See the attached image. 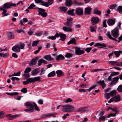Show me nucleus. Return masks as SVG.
<instances>
[{"label":"nucleus","mask_w":122,"mask_h":122,"mask_svg":"<svg viewBox=\"0 0 122 122\" xmlns=\"http://www.w3.org/2000/svg\"><path fill=\"white\" fill-rule=\"evenodd\" d=\"M61 106H62L63 107L65 108L62 109V111L64 112H72L75 108V107L74 106L70 104L66 105H60L57 107V108L59 109L60 107Z\"/></svg>","instance_id":"1"},{"label":"nucleus","mask_w":122,"mask_h":122,"mask_svg":"<svg viewBox=\"0 0 122 122\" xmlns=\"http://www.w3.org/2000/svg\"><path fill=\"white\" fill-rule=\"evenodd\" d=\"M75 53L77 55H80L83 54L85 52L84 51L81 50L80 47H75Z\"/></svg>","instance_id":"2"},{"label":"nucleus","mask_w":122,"mask_h":122,"mask_svg":"<svg viewBox=\"0 0 122 122\" xmlns=\"http://www.w3.org/2000/svg\"><path fill=\"white\" fill-rule=\"evenodd\" d=\"M11 6H16V4L15 3H6L4 4L3 6H0V7L2 8L4 10L6 9H8L10 8Z\"/></svg>","instance_id":"3"},{"label":"nucleus","mask_w":122,"mask_h":122,"mask_svg":"<svg viewBox=\"0 0 122 122\" xmlns=\"http://www.w3.org/2000/svg\"><path fill=\"white\" fill-rule=\"evenodd\" d=\"M37 8L39 9L38 12H39V15H40L42 16L43 17H46V16L47 14L46 12H45V11L44 9L39 7H37Z\"/></svg>","instance_id":"4"},{"label":"nucleus","mask_w":122,"mask_h":122,"mask_svg":"<svg viewBox=\"0 0 122 122\" xmlns=\"http://www.w3.org/2000/svg\"><path fill=\"white\" fill-rule=\"evenodd\" d=\"M99 21V19L97 17H93L91 18V23L93 25L97 24Z\"/></svg>","instance_id":"5"},{"label":"nucleus","mask_w":122,"mask_h":122,"mask_svg":"<svg viewBox=\"0 0 122 122\" xmlns=\"http://www.w3.org/2000/svg\"><path fill=\"white\" fill-rule=\"evenodd\" d=\"M25 105L27 108H29V109H34V106H35L34 102H27L25 103Z\"/></svg>","instance_id":"6"},{"label":"nucleus","mask_w":122,"mask_h":122,"mask_svg":"<svg viewBox=\"0 0 122 122\" xmlns=\"http://www.w3.org/2000/svg\"><path fill=\"white\" fill-rule=\"evenodd\" d=\"M120 97L119 95L116 96L110 99L108 101V102L109 103H110L113 101H115V102L119 101L120 100Z\"/></svg>","instance_id":"7"},{"label":"nucleus","mask_w":122,"mask_h":122,"mask_svg":"<svg viewBox=\"0 0 122 122\" xmlns=\"http://www.w3.org/2000/svg\"><path fill=\"white\" fill-rule=\"evenodd\" d=\"M118 74V73L117 72H112L110 76H109L107 78H104V80L107 81H109L111 79L112 76H113L115 75H117Z\"/></svg>","instance_id":"8"},{"label":"nucleus","mask_w":122,"mask_h":122,"mask_svg":"<svg viewBox=\"0 0 122 122\" xmlns=\"http://www.w3.org/2000/svg\"><path fill=\"white\" fill-rule=\"evenodd\" d=\"M20 115H16L12 116L10 114H9L6 115V117H7V119L9 120H11L19 117Z\"/></svg>","instance_id":"9"},{"label":"nucleus","mask_w":122,"mask_h":122,"mask_svg":"<svg viewBox=\"0 0 122 122\" xmlns=\"http://www.w3.org/2000/svg\"><path fill=\"white\" fill-rule=\"evenodd\" d=\"M112 34L114 38H117L118 36V30L117 28H115L112 31Z\"/></svg>","instance_id":"10"},{"label":"nucleus","mask_w":122,"mask_h":122,"mask_svg":"<svg viewBox=\"0 0 122 122\" xmlns=\"http://www.w3.org/2000/svg\"><path fill=\"white\" fill-rule=\"evenodd\" d=\"M94 46L95 47H97L100 48H103L107 46L106 44H101L99 43L95 44Z\"/></svg>","instance_id":"11"},{"label":"nucleus","mask_w":122,"mask_h":122,"mask_svg":"<svg viewBox=\"0 0 122 122\" xmlns=\"http://www.w3.org/2000/svg\"><path fill=\"white\" fill-rule=\"evenodd\" d=\"M12 50L14 52L16 53L19 52L20 51V48L17 45L13 46Z\"/></svg>","instance_id":"12"},{"label":"nucleus","mask_w":122,"mask_h":122,"mask_svg":"<svg viewBox=\"0 0 122 122\" xmlns=\"http://www.w3.org/2000/svg\"><path fill=\"white\" fill-rule=\"evenodd\" d=\"M83 13V10L82 9L78 8H77L76 11V14L78 15H81Z\"/></svg>","instance_id":"13"},{"label":"nucleus","mask_w":122,"mask_h":122,"mask_svg":"<svg viewBox=\"0 0 122 122\" xmlns=\"http://www.w3.org/2000/svg\"><path fill=\"white\" fill-rule=\"evenodd\" d=\"M119 79V78L118 76H117L113 78L111 81V84H115L118 82Z\"/></svg>","instance_id":"14"},{"label":"nucleus","mask_w":122,"mask_h":122,"mask_svg":"<svg viewBox=\"0 0 122 122\" xmlns=\"http://www.w3.org/2000/svg\"><path fill=\"white\" fill-rule=\"evenodd\" d=\"M54 1L53 0H48V2H45L43 6L48 7L49 5H51Z\"/></svg>","instance_id":"15"},{"label":"nucleus","mask_w":122,"mask_h":122,"mask_svg":"<svg viewBox=\"0 0 122 122\" xmlns=\"http://www.w3.org/2000/svg\"><path fill=\"white\" fill-rule=\"evenodd\" d=\"M59 37L60 36L61 38L60 40L62 41H64L66 39V35L65 34L60 33L58 34Z\"/></svg>","instance_id":"16"},{"label":"nucleus","mask_w":122,"mask_h":122,"mask_svg":"<svg viewBox=\"0 0 122 122\" xmlns=\"http://www.w3.org/2000/svg\"><path fill=\"white\" fill-rule=\"evenodd\" d=\"M39 70L38 68L36 69L33 70L31 72L32 75L33 76H36L38 74L39 71Z\"/></svg>","instance_id":"17"},{"label":"nucleus","mask_w":122,"mask_h":122,"mask_svg":"<svg viewBox=\"0 0 122 122\" xmlns=\"http://www.w3.org/2000/svg\"><path fill=\"white\" fill-rule=\"evenodd\" d=\"M7 36L10 39H14L15 36L13 32H9L7 34Z\"/></svg>","instance_id":"18"},{"label":"nucleus","mask_w":122,"mask_h":122,"mask_svg":"<svg viewBox=\"0 0 122 122\" xmlns=\"http://www.w3.org/2000/svg\"><path fill=\"white\" fill-rule=\"evenodd\" d=\"M115 21L112 19H111L108 20L107 23L108 25L111 26L113 25L115 23Z\"/></svg>","instance_id":"19"},{"label":"nucleus","mask_w":122,"mask_h":122,"mask_svg":"<svg viewBox=\"0 0 122 122\" xmlns=\"http://www.w3.org/2000/svg\"><path fill=\"white\" fill-rule=\"evenodd\" d=\"M67 20L68 21L66 23V24L65 25H67L68 26H71L72 25V23L71 22L70 23L69 21H72L73 20L72 18L70 17H68L67 18Z\"/></svg>","instance_id":"20"},{"label":"nucleus","mask_w":122,"mask_h":122,"mask_svg":"<svg viewBox=\"0 0 122 122\" xmlns=\"http://www.w3.org/2000/svg\"><path fill=\"white\" fill-rule=\"evenodd\" d=\"M57 77H60L63 76L64 74L62 71L61 70H58L56 72Z\"/></svg>","instance_id":"21"},{"label":"nucleus","mask_w":122,"mask_h":122,"mask_svg":"<svg viewBox=\"0 0 122 122\" xmlns=\"http://www.w3.org/2000/svg\"><path fill=\"white\" fill-rule=\"evenodd\" d=\"M71 44L74 45H76V41L75 38H72L67 43V44L68 45Z\"/></svg>","instance_id":"22"},{"label":"nucleus","mask_w":122,"mask_h":122,"mask_svg":"<svg viewBox=\"0 0 122 122\" xmlns=\"http://www.w3.org/2000/svg\"><path fill=\"white\" fill-rule=\"evenodd\" d=\"M38 65L39 66L41 65L43 63L45 64H46L47 63L46 61L42 59H39L38 61Z\"/></svg>","instance_id":"23"},{"label":"nucleus","mask_w":122,"mask_h":122,"mask_svg":"<svg viewBox=\"0 0 122 122\" xmlns=\"http://www.w3.org/2000/svg\"><path fill=\"white\" fill-rule=\"evenodd\" d=\"M92 9L90 7H87L85 9V13L86 14H89L91 13Z\"/></svg>","instance_id":"24"},{"label":"nucleus","mask_w":122,"mask_h":122,"mask_svg":"<svg viewBox=\"0 0 122 122\" xmlns=\"http://www.w3.org/2000/svg\"><path fill=\"white\" fill-rule=\"evenodd\" d=\"M58 34L57 33L54 36H49L48 37V38L49 39H51L52 40H55L56 38L59 37Z\"/></svg>","instance_id":"25"},{"label":"nucleus","mask_w":122,"mask_h":122,"mask_svg":"<svg viewBox=\"0 0 122 122\" xmlns=\"http://www.w3.org/2000/svg\"><path fill=\"white\" fill-rule=\"evenodd\" d=\"M28 21V19L26 18H25L23 19V20H20V23L21 25H24V22H27Z\"/></svg>","instance_id":"26"},{"label":"nucleus","mask_w":122,"mask_h":122,"mask_svg":"<svg viewBox=\"0 0 122 122\" xmlns=\"http://www.w3.org/2000/svg\"><path fill=\"white\" fill-rule=\"evenodd\" d=\"M44 58L47 60H49L50 61H52L53 60V59L52 58L50 55H47L45 56H44Z\"/></svg>","instance_id":"27"},{"label":"nucleus","mask_w":122,"mask_h":122,"mask_svg":"<svg viewBox=\"0 0 122 122\" xmlns=\"http://www.w3.org/2000/svg\"><path fill=\"white\" fill-rule=\"evenodd\" d=\"M98 83L101 85L103 88H104L105 86V84L104 81L103 80L102 81H99L98 82Z\"/></svg>","instance_id":"28"},{"label":"nucleus","mask_w":122,"mask_h":122,"mask_svg":"<svg viewBox=\"0 0 122 122\" xmlns=\"http://www.w3.org/2000/svg\"><path fill=\"white\" fill-rule=\"evenodd\" d=\"M63 29L66 32H71L72 30L71 28H68L66 26L63 27Z\"/></svg>","instance_id":"29"},{"label":"nucleus","mask_w":122,"mask_h":122,"mask_svg":"<svg viewBox=\"0 0 122 122\" xmlns=\"http://www.w3.org/2000/svg\"><path fill=\"white\" fill-rule=\"evenodd\" d=\"M86 110V107H81L79 108L77 111V112H84Z\"/></svg>","instance_id":"30"},{"label":"nucleus","mask_w":122,"mask_h":122,"mask_svg":"<svg viewBox=\"0 0 122 122\" xmlns=\"http://www.w3.org/2000/svg\"><path fill=\"white\" fill-rule=\"evenodd\" d=\"M74 9L70 10L68 11L67 12L68 14L71 16H74Z\"/></svg>","instance_id":"31"},{"label":"nucleus","mask_w":122,"mask_h":122,"mask_svg":"<svg viewBox=\"0 0 122 122\" xmlns=\"http://www.w3.org/2000/svg\"><path fill=\"white\" fill-rule=\"evenodd\" d=\"M56 60H60L63 59L64 58V57L62 55H59L56 56Z\"/></svg>","instance_id":"32"},{"label":"nucleus","mask_w":122,"mask_h":122,"mask_svg":"<svg viewBox=\"0 0 122 122\" xmlns=\"http://www.w3.org/2000/svg\"><path fill=\"white\" fill-rule=\"evenodd\" d=\"M107 36L108 37V38L111 39H112L113 40H115V38L113 37L111 34L110 32H107Z\"/></svg>","instance_id":"33"},{"label":"nucleus","mask_w":122,"mask_h":122,"mask_svg":"<svg viewBox=\"0 0 122 122\" xmlns=\"http://www.w3.org/2000/svg\"><path fill=\"white\" fill-rule=\"evenodd\" d=\"M114 53L117 57H118L120 54L121 53H122V51H116L114 52Z\"/></svg>","instance_id":"34"},{"label":"nucleus","mask_w":122,"mask_h":122,"mask_svg":"<svg viewBox=\"0 0 122 122\" xmlns=\"http://www.w3.org/2000/svg\"><path fill=\"white\" fill-rule=\"evenodd\" d=\"M72 4V2L71 0H67L66 5L67 6H70Z\"/></svg>","instance_id":"35"},{"label":"nucleus","mask_w":122,"mask_h":122,"mask_svg":"<svg viewBox=\"0 0 122 122\" xmlns=\"http://www.w3.org/2000/svg\"><path fill=\"white\" fill-rule=\"evenodd\" d=\"M0 10L3 11L2 14H4V16H7L9 15L8 13H5L6 12V10H4L3 9L2 7H0Z\"/></svg>","instance_id":"36"},{"label":"nucleus","mask_w":122,"mask_h":122,"mask_svg":"<svg viewBox=\"0 0 122 122\" xmlns=\"http://www.w3.org/2000/svg\"><path fill=\"white\" fill-rule=\"evenodd\" d=\"M55 72L54 71H53L52 72L49 73L48 75V77L54 76L55 75Z\"/></svg>","instance_id":"37"},{"label":"nucleus","mask_w":122,"mask_h":122,"mask_svg":"<svg viewBox=\"0 0 122 122\" xmlns=\"http://www.w3.org/2000/svg\"><path fill=\"white\" fill-rule=\"evenodd\" d=\"M35 2L37 3H41L42 5L43 6L45 2L42 0H35Z\"/></svg>","instance_id":"38"},{"label":"nucleus","mask_w":122,"mask_h":122,"mask_svg":"<svg viewBox=\"0 0 122 122\" xmlns=\"http://www.w3.org/2000/svg\"><path fill=\"white\" fill-rule=\"evenodd\" d=\"M36 61L34 59L32 60L29 63V65L30 66H32L36 64Z\"/></svg>","instance_id":"39"},{"label":"nucleus","mask_w":122,"mask_h":122,"mask_svg":"<svg viewBox=\"0 0 122 122\" xmlns=\"http://www.w3.org/2000/svg\"><path fill=\"white\" fill-rule=\"evenodd\" d=\"M39 41H40L39 40H38L33 41L32 44V46L34 47V46H37Z\"/></svg>","instance_id":"40"},{"label":"nucleus","mask_w":122,"mask_h":122,"mask_svg":"<svg viewBox=\"0 0 122 122\" xmlns=\"http://www.w3.org/2000/svg\"><path fill=\"white\" fill-rule=\"evenodd\" d=\"M119 109L118 107H115L113 108V111L115 112L114 114H115V116L116 114L119 112Z\"/></svg>","instance_id":"41"},{"label":"nucleus","mask_w":122,"mask_h":122,"mask_svg":"<svg viewBox=\"0 0 122 122\" xmlns=\"http://www.w3.org/2000/svg\"><path fill=\"white\" fill-rule=\"evenodd\" d=\"M67 8L65 7H61L59 8L60 10L61 11L65 12L67 10Z\"/></svg>","instance_id":"42"},{"label":"nucleus","mask_w":122,"mask_h":122,"mask_svg":"<svg viewBox=\"0 0 122 122\" xmlns=\"http://www.w3.org/2000/svg\"><path fill=\"white\" fill-rule=\"evenodd\" d=\"M17 45L20 47V49H23L25 46V45L24 44L21 43H20Z\"/></svg>","instance_id":"43"},{"label":"nucleus","mask_w":122,"mask_h":122,"mask_svg":"<svg viewBox=\"0 0 122 122\" xmlns=\"http://www.w3.org/2000/svg\"><path fill=\"white\" fill-rule=\"evenodd\" d=\"M111 65H115L116 66L117 61H110L108 62Z\"/></svg>","instance_id":"44"},{"label":"nucleus","mask_w":122,"mask_h":122,"mask_svg":"<svg viewBox=\"0 0 122 122\" xmlns=\"http://www.w3.org/2000/svg\"><path fill=\"white\" fill-rule=\"evenodd\" d=\"M33 78L34 82L38 81H41L40 77L39 76L35 77Z\"/></svg>","instance_id":"45"},{"label":"nucleus","mask_w":122,"mask_h":122,"mask_svg":"<svg viewBox=\"0 0 122 122\" xmlns=\"http://www.w3.org/2000/svg\"><path fill=\"white\" fill-rule=\"evenodd\" d=\"M31 68L28 67L26 68L24 72L25 73H27L30 71H31Z\"/></svg>","instance_id":"46"},{"label":"nucleus","mask_w":122,"mask_h":122,"mask_svg":"<svg viewBox=\"0 0 122 122\" xmlns=\"http://www.w3.org/2000/svg\"><path fill=\"white\" fill-rule=\"evenodd\" d=\"M34 109H26L24 110V111L28 113H31L34 112Z\"/></svg>","instance_id":"47"},{"label":"nucleus","mask_w":122,"mask_h":122,"mask_svg":"<svg viewBox=\"0 0 122 122\" xmlns=\"http://www.w3.org/2000/svg\"><path fill=\"white\" fill-rule=\"evenodd\" d=\"M117 89L119 92H122V85H119Z\"/></svg>","instance_id":"48"},{"label":"nucleus","mask_w":122,"mask_h":122,"mask_svg":"<svg viewBox=\"0 0 122 122\" xmlns=\"http://www.w3.org/2000/svg\"><path fill=\"white\" fill-rule=\"evenodd\" d=\"M101 12L100 11L97 10L96 9H95L94 10V13L95 14L100 15L101 13Z\"/></svg>","instance_id":"49"},{"label":"nucleus","mask_w":122,"mask_h":122,"mask_svg":"<svg viewBox=\"0 0 122 122\" xmlns=\"http://www.w3.org/2000/svg\"><path fill=\"white\" fill-rule=\"evenodd\" d=\"M73 55L72 54L68 53L65 56L67 58H70Z\"/></svg>","instance_id":"50"},{"label":"nucleus","mask_w":122,"mask_h":122,"mask_svg":"<svg viewBox=\"0 0 122 122\" xmlns=\"http://www.w3.org/2000/svg\"><path fill=\"white\" fill-rule=\"evenodd\" d=\"M105 97L107 99H108L110 97V95L109 93H106L105 94Z\"/></svg>","instance_id":"51"},{"label":"nucleus","mask_w":122,"mask_h":122,"mask_svg":"<svg viewBox=\"0 0 122 122\" xmlns=\"http://www.w3.org/2000/svg\"><path fill=\"white\" fill-rule=\"evenodd\" d=\"M117 10L120 13H122V6H120L118 7Z\"/></svg>","instance_id":"52"},{"label":"nucleus","mask_w":122,"mask_h":122,"mask_svg":"<svg viewBox=\"0 0 122 122\" xmlns=\"http://www.w3.org/2000/svg\"><path fill=\"white\" fill-rule=\"evenodd\" d=\"M90 32H96V30L94 29V27H93L91 26L90 27Z\"/></svg>","instance_id":"53"},{"label":"nucleus","mask_w":122,"mask_h":122,"mask_svg":"<svg viewBox=\"0 0 122 122\" xmlns=\"http://www.w3.org/2000/svg\"><path fill=\"white\" fill-rule=\"evenodd\" d=\"M36 6L35 5L33 4H31L30 5V6L28 7V8L29 9H35L36 8L35 7Z\"/></svg>","instance_id":"54"},{"label":"nucleus","mask_w":122,"mask_h":122,"mask_svg":"<svg viewBox=\"0 0 122 122\" xmlns=\"http://www.w3.org/2000/svg\"><path fill=\"white\" fill-rule=\"evenodd\" d=\"M80 86L82 88H86L88 87V86L86 85H84L83 84H82Z\"/></svg>","instance_id":"55"},{"label":"nucleus","mask_w":122,"mask_h":122,"mask_svg":"<svg viewBox=\"0 0 122 122\" xmlns=\"http://www.w3.org/2000/svg\"><path fill=\"white\" fill-rule=\"evenodd\" d=\"M105 118L106 117H105L103 116H101L99 118V119L101 121H104L105 119Z\"/></svg>","instance_id":"56"},{"label":"nucleus","mask_w":122,"mask_h":122,"mask_svg":"<svg viewBox=\"0 0 122 122\" xmlns=\"http://www.w3.org/2000/svg\"><path fill=\"white\" fill-rule=\"evenodd\" d=\"M20 72L19 71L17 73H14L12 75L13 76H19L20 75Z\"/></svg>","instance_id":"57"},{"label":"nucleus","mask_w":122,"mask_h":122,"mask_svg":"<svg viewBox=\"0 0 122 122\" xmlns=\"http://www.w3.org/2000/svg\"><path fill=\"white\" fill-rule=\"evenodd\" d=\"M69 116V114L68 113H67L63 115L62 117V118L65 120L67 118V117Z\"/></svg>","instance_id":"58"},{"label":"nucleus","mask_w":122,"mask_h":122,"mask_svg":"<svg viewBox=\"0 0 122 122\" xmlns=\"http://www.w3.org/2000/svg\"><path fill=\"white\" fill-rule=\"evenodd\" d=\"M21 91L22 92L25 93L27 92V91L26 88H24L21 89Z\"/></svg>","instance_id":"59"},{"label":"nucleus","mask_w":122,"mask_h":122,"mask_svg":"<svg viewBox=\"0 0 122 122\" xmlns=\"http://www.w3.org/2000/svg\"><path fill=\"white\" fill-rule=\"evenodd\" d=\"M4 113L3 111H1L0 112V118H3L4 116H3Z\"/></svg>","instance_id":"60"},{"label":"nucleus","mask_w":122,"mask_h":122,"mask_svg":"<svg viewBox=\"0 0 122 122\" xmlns=\"http://www.w3.org/2000/svg\"><path fill=\"white\" fill-rule=\"evenodd\" d=\"M16 31L19 33H20L22 32L23 33H24L23 30L22 29H18L17 30H16Z\"/></svg>","instance_id":"61"},{"label":"nucleus","mask_w":122,"mask_h":122,"mask_svg":"<svg viewBox=\"0 0 122 122\" xmlns=\"http://www.w3.org/2000/svg\"><path fill=\"white\" fill-rule=\"evenodd\" d=\"M29 83L34 82L33 78H29L27 79Z\"/></svg>","instance_id":"62"},{"label":"nucleus","mask_w":122,"mask_h":122,"mask_svg":"<svg viewBox=\"0 0 122 122\" xmlns=\"http://www.w3.org/2000/svg\"><path fill=\"white\" fill-rule=\"evenodd\" d=\"M72 101V100L71 99L69 98L66 99V100L64 101V102L66 103H68V102H71Z\"/></svg>","instance_id":"63"},{"label":"nucleus","mask_w":122,"mask_h":122,"mask_svg":"<svg viewBox=\"0 0 122 122\" xmlns=\"http://www.w3.org/2000/svg\"><path fill=\"white\" fill-rule=\"evenodd\" d=\"M34 107H35V109L36 110L38 111H40V110L39 107H38L37 105H36L35 103V106H34Z\"/></svg>","instance_id":"64"}]
</instances>
